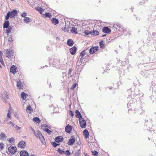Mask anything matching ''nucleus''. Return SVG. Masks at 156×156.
Listing matches in <instances>:
<instances>
[{
	"instance_id": "1",
	"label": "nucleus",
	"mask_w": 156,
	"mask_h": 156,
	"mask_svg": "<svg viewBox=\"0 0 156 156\" xmlns=\"http://www.w3.org/2000/svg\"><path fill=\"white\" fill-rule=\"evenodd\" d=\"M17 11L16 10H13L11 12H8L5 16V19L7 20L9 19V17L11 18L15 17L17 15Z\"/></svg>"
},
{
	"instance_id": "2",
	"label": "nucleus",
	"mask_w": 156,
	"mask_h": 156,
	"mask_svg": "<svg viewBox=\"0 0 156 156\" xmlns=\"http://www.w3.org/2000/svg\"><path fill=\"white\" fill-rule=\"evenodd\" d=\"M32 131L34 132V134L35 136L38 138H39L40 140H41V141L42 143H44V142L45 140L44 137L42 135L41 133V132L38 130L37 131V134H36L35 132L34 129H32Z\"/></svg>"
},
{
	"instance_id": "3",
	"label": "nucleus",
	"mask_w": 156,
	"mask_h": 156,
	"mask_svg": "<svg viewBox=\"0 0 156 156\" xmlns=\"http://www.w3.org/2000/svg\"><path fill=\"white\" fill-rule=\"evenodd\" d=\"M17 148L15 146H10L8 148V152L9 154H13L17 151Z\"/></svg>"
},
{
	"instance_id": "4",
	"label": "nucleus",
	"mask_w": 156,
	"mask_h": 156,
	"mask_svg": "<svg viewBox=\"0 0 156 156\" xmlns=\"http://www.w3.org/2000/svg\"><path fill=\"white\" fill-rule=\"evenodd\" d=\"M12 51L11 49H8L5 52L6 56L8 58H12L13 56Z\"/></svg>"
},
{
	"instance_id": "5",
	"label": "nucleus",
	"mask_w": 156,
	"mask_h": 156,
	"mask_svg": "<svg viewBox=\"0 0 156 156\" xmlns=\"http://www.w3.org/2000/svg\"><path fill=\"white\" fill-rule=\"evenodd\" d=\"M79 123L80 126L82 128H84L86 127V122L83 118H80L79 119Z\"/></svg>"
},
{
	"instance_id": "6",
	"label": "nucleus",
	"mask_w": 156,
	"mask_h": 156,
	"mask_svg": "<svg viewBox=\"0 0 156 156\" xmlns=\"http://www.w3.org/2000/svg\"><path fill=\"white\" fill-rule=\"evenodd\" d=\"M98 46L93 47L90 49L89 53L90 54H93L95 53L98 49Z\"/></svg>"
},
{
	"instance_id": "7",
	"label": "nucleus",
	"mask_w": 156,
	"mask_h": 156,
	"mask_svg": "<svg viewBox=\"0 0 156 156\" xmlns=\"http://www.w3.org/2000/svg\"><path fill=\"white\" fill-rule=\"evenodd\" d=\"M73 128V127L72 126L68 124L65 127V131L67 133H70L72 131Z\"/></svg>"
},
{
	"instance_id": "8",
	"label": "nucleus",
	"mask_w": 156,
	"mask_h": 156,
	"mask_svg": "<svg viewBox=\"0 0 156 156\" xmlns=\"http://www.w3.org/2000/svg\"><path fill=\"white\" fill-rule=\"evenodd\" d=\"M76 140V138L74 136H71V138L69 140L68 144L69 145H73L75 143Z\"/></svg>"
},
{
	"instance_id": "9",
	"label": "nucleus",
	"mask_w": 156,
	"mask_h": 156,
	"mask_svg": "<svg viewBox=\"0 0 156 156\" xmlns=\"http://www.w3.org/2000/svg\"><path fill=\"white\" fill-rule=\"evenodd\" d=\"M26 146V142L23 140L21 141L18 144V147L21 148H24Z\"/></svg>"
},
{
	"instance_id": "10",
	"label": "nucleus",
	"mask_w": 156,
	"mask_h": 156,
	"mask_svg": "<svg viewBox=\"0 0 156 156\" xmlns=\"http://www.w3.org/2000/svg\"><path fill=\"white\" fill-rule=\"evenodd\" d=\"M10 72L13 74H15L17 72V69L16 66L13 65L10 69Z\"/></svg>"
},
{
	"instance_id": "11",
	"label": "nucleus",
	"mask_w": 156,
	"mask_h": 156,
	"mask_svg": "<svg viewBox=\"0 0 156 156\" xmlns=\"http://www.w3.org/2000/svg\"><path fill=\"white\" fill-rule=\"evenodd\" d=\"M115 28L118 30L120 31H122L123 30L122 27L119 24H115L114 26Z\"/></svg>"
},
{
	"instance_id": "12",
	"label": "nucleus",
	"mask_w": 156,
	"mask_h": 156,
	"mask_svg": "<svg viewBox=\"0 0 156 156\" xmlns=\"http://www.w3.org/2000/svg\"><path fill=\"white\" fill-rule=\"evenodd\" d=\"M69 51L71 55H74L76 51V48L75 46H74L70 49Z\"/></svg>"
},
{
	"instance_id": "13",
	"label": "nucleus",
	"mask_w": 156,
	"mask_h": 156,
	"mask_svg": "<svg viewBox=\"0 0 156 156\" xmlns=\"http://www.w3.org/2000/svg\"><path fill=\"white\" fill-rule=\"evenodd\" d=\"M63 140V138L62 136L56 137L55 139V141L58 143H59L60 142L62 141Z\"/></svg>"
},
{
	"instance_id": "14",
	"label": "nucleus",
	"mask_w": 156,
	"mask_h": 156,
	"mask_svg": "<svg viewBox=\"0 0 156 156\" xmlns=\"http://www.w3.org/2000/svg\"><path fill=\"white\" fill-rule=\"evenodd\" d=\"M103 31L105 33H110L111 32V30L107 27H105L102 29Z\"/></svg>"
},
{
	"instance_id": "15",
	"label": "nucleus",
	"mask_w": 156,
	"mask_h": 156,
	"mask_svg": "<svg viewBox=\"0 0 156 156\" xmlns=\"http://www.w3.org/2000/svg\"><path fill=\"white\" fill-rule=\"evenodd\" d=\"M75 113L76 114L75 115L76 116V117L79 118V119H80V118H82L81 114L78 110H76L75 111Z\"/></svg>"
},
{
	"instance_id": "16",
	"label": "nucleus",
	"mask_w": 156,
	"mask_h": 156,
	"mask_svg": "<svg viewBox=\"0 0 156 156\" xmlns=\"http://www.w3.org/2000/svg\"><path fill=\"white\" fill-rule=\"evenodd\" d=\"M51 21L52 23L55 25L58 24L59 23L58 20L55 18H53L51 20Z\"/></svg>"
},
{
	"instance_id": "17",
	"label": "nucleus",
	"mask_w": 156,
	"mask_h": 156,
	"mask_svg": "<svg viewBox=\"0 0 156 156\" xmlns=\"http://www.w3.org/2000/svg\"><path fill=\"white\" fill-rule=\"evenodd\" d=\"M9 23L8 21H5L3 23V28H7L10 26H9Z\"/></svg>"
},
{
	"instance_id": "18",
	"label": "nucleus",
	"mask_w": 156,
	"mask_h": 156,
	"mask_svg": "<svg viewBox=\"0 0 156 156\" xmlns=\"http://www.w3.org/2000/svg\"><path fill=\"white\" fill-rule=\"evenodd\" d=\"M85 50H83L81 52L80 54V61H82L83 60V56L85 55Z\"/></svg>"
},
{
	"instance_id": "19",
	"label": "nucleus",
	"mask_w": 156,
	"mask_h": 156,
	"mask_svg": "<svg viewBox=\"0 0 156 156\" xmlns=\"http://www.w3.org/2000/svg\"><path fill=\"white\" fill-rule=\"evenodd\" d=\"M83 134L85 137L86 138H88L89 136V133L88 131L86 129L85 130L83 131Z\"/></svg>"
},
{
	"instance_id": "20",
	"label": "nucleus",
	"mask_w": 156,
	"mask_h": 156,
	"mask_svg": "<svg viewBox=\"0 0 156 156\" xmlns=\"http://www.w3.org/2000/svg\"><path fill=\"white\" fill-rule=\"evenodd\" d=\"M67 43L69 46H72L74 44V42L72 39H69L67 40Z\"/></svg>"
},
{
	"instance_id": "21",
	"label": "nucleus",
	"mask_w": 156,
	"mask_h": 156,
	"mask_svg": "<svg viewBox=\"0 0 156 156\" xmlns=\"http://www.w3.org/2000/svg\"><path fill=\"white\" fill-rule=\"evenodd\" d=\"M21 156H28V153L25 151H23L20 152Z\"/></svg>"
},
{
	"instance_id": "22",
	"label": "nucleus",
	"mask_w": 156,
	"mask_h": 156,
	"mask_svg": "<svg viewBox=\"0 0 156 156\" xmlns=\"http://www.w3.org/2000/svg\"><path fill=\"white\" fill-rule=\"evenodd\" d=\"M27 112L29 113H31L33 111V110L30 105L27 106L26 109Z\"/></svg>"
},
{
	"instance_id": "23",
	"label": "nucleus",
	"mask_w": 156,
	"mask_h": 156,
	"mask_svg": "<svg viewBox=\"0 0 156 156\" xmlns=\"http://www.w3.org/2000/svg\"><path fill=\"white\" fill-rule=\"evenodd\" d=\"M5 30L6 33H7V35H9V34H10L11 32V30L12 29V27L10 26L7 28H6Z\"/></svg>"
},
{
	"instance_id": "24",
	"label": "nucleus",
	"mask_w": 156,
	"mask_h": 156,
	"mask_svg": "<svg viewBox=\"0 0 156 156\" xmlns=\"http://www.w3.org/2000/svg\"><path fill=\"white\" fill-rule=\"evenodd\" d=\"M0 138L1 140H4L6 137V135L3 133H2L0 135Z\"/></svg>"
},
{
	"instance_id": "25",
	"label": "nucleus",
	"mask_w": 156,
	"mask_h": 156,
	"mask_svg": "<svg viewBox=\"0 0 156 156\" xmlns=\"http://www.w3.org/2000/svg\"><path fill=\"white\" fill-rule=\"evenodd\" d=\"M43 15L44 17L51 18L52 17V15L50 12L46 13L45 14H43Z\"/></svg>"
},
{
	"instance_id": "26",
	"label": "nucleus",
	"mask_w": 156,
	"mask_h": 156,
	"mask_svg": "<svg viewBox=\"0 0 156 156\" xmlns=\"http://www.w3.org/2000/svg\"><path fill=\"white\" fill-rule=\"evenodd\" d=\"M17 86L19 89H21L23 87V85L20 80H19L17 82Z\"/></svg>"
},
{
	"instance_id": "27",
	"label": "nucleus",
	"mask_w": 156,
	"mask_h": 156,
	"mask_svg": "<svg viewBox=\"0 0 156 156\" xmlns=\"http://www.w3.org/2000/svg\"><path fill=\"white\" fill-rule=\"evenodd\" d=\"M31 19L29 17H25L23 20V21L25 23H29L30 22Z\"/></svg>"
},
{
	"instance_id": "28",
	"label": "nucleus",
	"mask_w": 156,
	"mask_h": 156,
	"mask_svg": "<svg viewBox=\"0 0 156 156\" xmlns=\"http://www.w3.org/2000/svg\"><path fill=\"white\" fill-rule=\"evenodd\" d=\"M41 127L42 129H43L45 131H46V130L47 129H48L49 128V127L46 124L42 125L41 126Z\"/></svg>"
},
{
	"instance_id": "29",
	"label": "nucleus",
	"mask_w": 156,
	"mask_h": 156,
	"mask_svg": "<svg viewBox=\"0 0 156 156\" xmlns=\"http://www.w3.org/2000/svg\"><path fill=\"white\" fill-rule=\"evenodd\" d=\"M71 31L72 33H74L75 34L77 33V29L75 27H73L71 29Z\"/></svg>"
},
{
	"instance_id": "30",
	"label": "nucleus",
	"mask_w": 156,
	"mask_h": 156,
	"mask_svg": "<svg viewBox=\"0 0 156 156\" xmlns=\"http://www.w3.org/2000/svg\"><path fill=\"white\" fill-rule=\"evenodd\" d=\"M22 98L23 100H25L28 95L24 92H23L21 94Z\"/></svg>"
},
{
	"instance_id": "31",
	"label": "nucleus",
	"mask_w": 156,
	"mask_h": 156,
	"mask_svg": "<svg viewBox=\"0 0 156 156\" xmlns=\"http://www.w3.org/2000/svg\"><path fill=\"white\" fill-rule=\"evenodd\" d=\"M105 41H101L99 42L100 46L101 48H103L105 47Z\"/></svg>"
},
{
	"instance_id": "32",
	"label": "nucleus",
	"mask_w": 156,
	"mask_h": 156,
	"mask_svg": "<svg viewBox=\"0 0 156 156\" xmlns=\"http://www.w3.org/2000/svg\"><path fill=\"white\" fill-rule=\"evenodd\" d=\"M99 34V32L97 31L96 30H93L92 31V35H94V36H97Z\"/></svg>"
},
{
	"instance_id": "33",
	"label": "nucleus",
	"mask_w": 156,
	"mask_h": 156,
	"mask_svg": "<svg viewBox=\"0 0 156 156\" xmlns=\"http://www.w3.org/2000/svg\"><path fill=\"white\" fill-rule=\"evenodd\" d=\"M33 120L35 122L38 123H40L41 122L39 119L37 117L34 118L33 119Z\"/></svg>"
},
{
	"instance_id": "34",
	"label": "nucleus",
	"mask_w": 156,
	"mask_h": 156,
	"mask_svg": "<svg viewBox=\"0 0 156 156\" xmlns=\"http://www.w3.org/2000/svg\"><path fill=\"white\" fill-rule=\"evenodd\" d=\"M2 53L0 51V62H1V63L3 65L4 64V62L2 58Z\"/></svg>"
},
{
	"instance_id": "35",
	"label": "nucleus",
	"mask_w": 156,
	"mask_h": 156,
	"mask_svg": "<svg viewBox=\"0 0 156 156\" xmlns=\"http://www.w3.org/2000/svg\"><path fill=\"white\" fill-rule=\"evenodd\" d=\"M91 152L92 155L93 156H97L98 154V152L97 151H92Z\"/></svg>"
},
{
	"instance_id": "36",
	"label": "nucleus",
	"mask_w": 156,
	"mask_h": 156,
	"mask_svg": "<svg viewBox=\"0 0 156 156\" xmlns=\"http://www.w3.org/2000/svg\"><path fill=\"white\" fill-rule=\"evenodd\" d=\"M37 10L39 12L40 14H42L44 11L43 9L41 7L37 8Z\"/></svg>"
},
{
	"instance_id": "37",
	"label": "nucleus",
	"mask_w": 156,
	"mask_h": 156,
	"mask_svg": "<svg viewBox=\"0 0 156 156\" xmlns=\"http://www.w3.org/2000/svg\"><path fill=\"white\" fill-rule=\"evenodd\" d=\"M84 33L87 35H88L90 34H92V31H91L86 30L84 32Z\"/></svg>"
},
{
	"instance_id": "38",
	"label": "nucleus",
	"mask_w": 156,
	"mask_h": 156,
	"mask_svg": "<svg viewBox=\"0 0 156 156\" xmlns=\"http://www.w3.org/2000/svg\"><path fill=\"white\" fill-rule=\"evenodd\" d=\"M4 145L2 143H0V151L2 150L4 147Z\"/></svg>"
},
{
	"instance_id": "39",
	"label": "nucleus",
	"mask_w": 156,
	"mask_h": 156,
	"mask_svg": "<svg viewBox=\"0 0 156 156\" xmlns=\"http://www.w3.org/2000/svg\"><path fill=\"white\" fill-rule=\"evenodd\" d=\"M51 144L54 147H56L58 145H59V144H58L56 143L55 142H51Z\"/></svg>"
},
{
	"instance_id": "40",
	"label": "nucleus",
	"mask_w": 156,
	"mask_h": 156,
	"mask_svg": "<svg viewBox=\"0 0 156 156\" xmlns=\"http://www.w3.org/2000/svg\"><path fill=\"white\" fill-rule=\"evenodd\" d=\"M64 154H65L66 155H69L71 154L70 152H69V150H66L65 152L64 151Z\"/></svg>"
},
{
	"instance_id": "41",
	"label": "nucleus",
	"mask_w": 156,
	"mask_h": 156,
	"mask_svg": "<svg viewBox=\"0 0 156 156\" xmlns=\"http://www.w3.org/2000/svg\"><path fill=\"white\" fill-rule=\"evenodd\" d=\"M27 15V13L26 12H23L22 14H21V16L25 18Z\"/></svg>"
},
{
	"instance_id": "42",
	"label": "nucleus",
	"mask_w": 156,
	"mask_h": 156,
	"mask_svg": "<svg viewBox=\"0 0 156 156\" xmlns=\"http://www.w3.org/2000/svg\"><path fill=\"white\" fill-rule=\"evenodd\" d=\"M9 141L10 143H14V138L12 137L10 138L9 139Z\"/></svg>"
},
{
	"instance_id": "43",
	"label": "nucleus",
	"mask_w": 156,
	"mask_h": 156,
	"mask_svg": "<svg viewBox=\"0 0 156 156\" xmlns=\"http://www.w3.org/2000/svg\"><path fill=\"white\" fill-rule=\"evenodd\" d=\"M13 41V39L12 36H10L8 38V41L9 42H11Z\"/></svg>"
},
{
	"instance_id": "44",
	"label": "nucleus",
	"mask_w": 156,
	"mask_h": 156,
	"mask_svg": "<svg viewBox=\"0 0 156 156\" xmlns=\"http://www.w3.org/2000/svg\"><path fill=\"white\" fill-rule=\"evenodd\" d=\"M4 95L5 96V98L7 99H8L9 98V96L8 94H7L6 91H5L4 92Z\"/></svg>"
},
{
	"instance_id": "45",
	"label": "nucleus",
	"mask_w": 156,
	"mask_h": 156,
	"mask_svg": "<svg viewBox=\"0 0 156 156\" xmlns=\"http://www.w3.org/2000/svg\"><path fill=\"white\" fill-rule=\"evenodd\" d=\"M69 113L70 115L72 117H73L74 116V113L71 110H69Z\"/></svg>"
},
{
	"instance_id": "46",
	"label": "nucleus",
	"mask_w": 156,
	"mask_h": 156,
	"mask_svg": "<svg viewBox=\"0 0 156 156\" xmlns=\"http://www.w3.org/2000/svg\"><path fill=\"white\" fill-rule=\"evenodd\" d=\"M76 83H74L73 85H72L70 89L72 90L74 89L76 86Z\"/></svg>"
},
{
	"instance_id": "47",
	"label": "nucleus",
	"mask_w": 156,
	"mask_h": 156,
	"mask_svg": "<svg viewBox=\"0 0 156 156\" xmlns=\"http://www.w3.org/2000/svg\"><path fill=\"white\" fill-rule=\"evenodd\" d=\"M72 71V69H70L69 70L68 74L70 76V77H71V73Z\"/></svg>"
},
{
	"instance_id": "48",
	"label": "nucleus",
	"mask_w": 156,
	"mask_h": 156,
	"mask_svg": "<svg viewBox=\"0 0 156 156\" xmlns=\"http://www.w3.org/2000/svg\"><path fill=\"white\" fill-rule=\"evenodd\" d=\"M58 151H59V153L61 154H64V151H63L62 150H60L59 148L58 149Z\"/></svg>"
},
{
	"instance_id": "49",
	"label": "nucleus",
	"mask_w": 156,
	"mask_h": 156,
	"mask_svg": "<svg viewBox=\"0 0 156 156\" xmlns=\"http://www.w3.org/2000/svg\"><path fill=\"white\" fill-rule=\"evenodd\" d=\"M50 128H49V129H47L45 131H46L48 133H49V134H50L51 133V132H52V131H51L50 130H49Z\"/></svg>"
},
{
	"instance_id": "50",
	"label": "nucleus",
	"mask_w": 156,
	"mask_h": 156,
	"mask_svg": "<svg viewBox=\"0 0 156 156\" xmlns=\"http://www.w3.org/2000/svg\"><path fill=\"white\" fill-rule=\"evenodd\" d=\"M10 113L9 112H8L7 114V116L9 118L11 119V115H10Z\"/></svg>"
},
{
	"instance_id": "51",
	"label": "nucleus",
	"mask_w": 156,
	"mask_h": 156,
	"mask_svg": "<svg viewBox=\"0 0 156 156\" xmlns=\"http://www.w3.org/2000/svg\"><path fill=\"white\" fill-rule=\"evenodd\" d=\"M1 97L3 99V101H4V97L3 95L2 94H1Z\"/></svg>"
},
{
	"instance_id": "52",
	"label": "nucleus",
	"mask_w": 156,
	"mask_h": 156,
	"mask_svg": "<svg viewBox=\"0 0 156 156\" xmlns=\"http://www.w3.org/2000/svg\"><path fill=\"white\" fill-rule=\"evenodd\" d=\"M16 129L17 130H20V127H19L18 126H16Z\"/></svg>"
},
{
	"instance_id": "53",
	"label": "nucleus",
	"mask_w": 156,
	"mask_h": 156,
	"mask_svg": "<svg viewBox=\"0 0 156 156\" xmlns=\"http://www.w3.org/2000/svg\"><path fill=\"white\" fill-rule=\"evenodd\" d=\"M9 123L10 124H12V126H14V125L13 123L11 121H10V122H9Z\"/></svg>"
},
{
	"instance_id": "54",
	"label": "nucleus",
	"mask_w": 156,
	"mask_h": 156,
	"mask_svg": "<svg viewBox=\"0 0 156 156\" xmlns=\"http://www.w3.org/2000/svg\"><path fill=\"white\" fill-rule=\"evenodd\" d=\"M11 108H9L8 110V112H9V113H11Z\"/></svg>"
},
{
	"instance_id": "55",
	"label": "nucleus",
	"mask_w": 156,
	"mask_h": 156,
	"mask_svg": "<svg viewBox=\"0 0 156 156\" xmlns=\"http://www.w3.org/2000/svg\"><path fill=\"white\" fill-rule=\"evenodd\" d=\"M85 156H89L86 153L85 154Z\"/></svg>"
},
{
	"instance_id": "56",
	"label": "nucleus",
	"mask_w": 156,
	"mask_h": 156,
	"mask_svg": "<svg viewBox=\"0 0 156 156\" xmlns=\"http://www.w3.org/2000/svg\"><path fill=\"white\" fill-rule=\"evenodd\" d=\"M30 156H36L34 155H30Z\"/></svg>"
},
{
	"instance_id": "57",
	"label": "nucleus",
	"mask_w": 156,
	"mask_h": 156,
	"mask_svg": "<svg viewBox=\"0 0 156 156\" xmlns=\"http://www.w3.org/2000/svg\"><path fill=\"white\" fill-rule=\"evenodd\" d=\"M105 35H102V36L104 37V36H105Z\"/></svg>"
},
{
	"instance_id": "58",
	"label": "nucleus",
	"mask_w": 156,
	"mask_h": 156,
	"mask_svg": "<svg viewBox=\"0 0 156 156\" xmlns=\"http://www.w3.org/2000/svg\"><path fill=\"white\" fill-rule=\"evenodd\" d=\"M12 1H13V0H11Z\"/></svg>"
}]
</instances>
